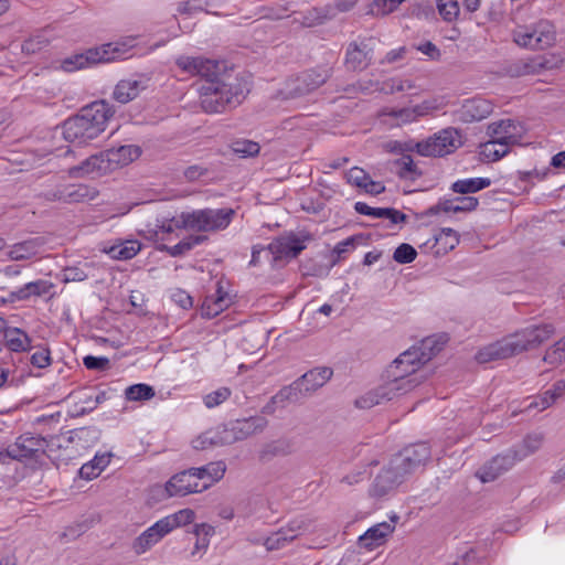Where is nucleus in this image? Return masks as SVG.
<instances>
[{
  "instance_id": "nucleus-1",
  "label": "nucleus",
  "mask_w": 565,
  "mask_h": 565,
  "mask_svg": "<svg viewBox=\"0 0 565 565\" xmlns=\"http://www.w3.org/2000/svg\"><path fill=\"white\" fill-rule=\"evenodd\" d=\"M555 333L551 323L532 324L480 349L476 355L479 363L509 359L536 349Z\"/></svg>"
},
{
  "instance_id": "nucleus-2",
  "label": "nucleus",
  "mask_w": 565,
  "mask_h": 565,
  "mask_svg": "<svg viewBox=\"0 0 565 565\" xmlns=\"http://www.w3.org/2000/svg\"><path fill=\"white\" fill-rule=\"evenodd\" d=\"M113 115L114 110L108 103L94 102L64 121L63 137L74 145H87L105 131Z\"/></svg>"
},
{
  "instance_id": "nucleus-3",
  "label": "nucleus",
  "mask_w": 565,
  "mask_h": 565,
  "mask_svg": "<svg viewBox=\"0 0 565 565\" xmlns=\"http://www.w3.org/2000/svg\"><path fill=\"white\" fill-rule=\"evenodd\" d=\"M201 108L209 114L223 113L239 105L246 97L248 88L245 83L234 78L210 79L199 89Z\"/></svg>"
},
{
  "instance_id": "nucleus-4",
  "label": "nucleus",
  "mask_w": 565,
  "mask_h": 565,
  "mask_svg": "<svg viewBox=\"0 0 565 565\" xmlns=\"http://www.w3.org/2000/svg\"><path fill=\"white\" fill-rule=\"evenodd\" d=\"M440 339L426 338L418 347H412L401 353L386 369V377L398 379L414 374H427L422 371V367L441 350L445 341H440Z\"/></svg>"
},
{
  "instance_id": "nucleus-5",
  "label": "nucleus",
  "mask_w": 565,
  "mask_h": 565,
  "mask_svg": "<svg viewBox=\"0 0 565 565\" xmlns=\"http://www.w3.org/2000/svg\"><path fill=\"white\" fill-rule=\"evenodd\" d=\"M235 211L231 207L202 209L183 212L175 220V226L195 232H216L226 228Z\"/></svg>"
},
{
  "instance_id": "nucleus-6",
  "label": "nucleus",
  "mask_w": 565,
  "mask_h": 565,
  "mask_svg": "<svg viewBox=\"0 0 565 565\" xmlns=\"http://www.w3.org/2000/svg\"><path fill=\"white\" fill-rule=\"evenodd\" d=\"M211 487V483H201L190 469L173 475L164 486H154L152 493L159 500L171 497H185L191 493L202 492Z\"/></svg>"
},
{
  "instance_id": "nucleus-7",
  "label": "nucleus",
  "mask_w": 565,
  "mask_h": 565,
  "mask_svg": "<svg viewBox=\"0 0 565 565\" xmlns=\"http://www.w3.org/2000/svg\"><path fill=\"white\" fill-rule=\"evenodd\" d=\"M513 41L522 47L544 50L555 41V28L547 20H541L532 26H518L513 30Z\"/></svg>"
},
{
  "instance_id": "nucleus-8",
  "label": "nucleus",
  "mask_w": 565,
  "mask_h": 565,
  "mask_svg": "<svg viewBox=\"0 0 565 565\" xmlns=\"http://www.w3.org/2000/svg\"><path fill=\"white\" fill-rule=\"evenodd\" d=\"M459 137L457 129L446 128L417 142L414 150L424 157H444L454 152L460 146Z\"/></svg>"
},
{
  "instance_id": "nucleus-9",
  "label": "nucleus",
  "mask_w": 565,
  "mask_h": 565,
  "mask_svg": "<svg viewBox=\"0 0 565 565\" xmlns=\"http://www.w3.org/2000/svg\"><path fill=\"white\" fill-rule=\"evenodd\" d=\"M312 239V235L308 232H290L275 238L267 246V250L275 262L289 260L296 258L306 248V244Z\"/></svg>"
},
{
  "instance_id": "nucleus-10",
  "label": "nucleus",
  "mask_w": 565,
  "mask_h": 565,
  "mask_svg": "<svg viewBox=\"0 0 565 565\" xmlns=\"http://www.w3.org/2000/svg\"><path fill=\"white\" fill-rule=\"evenodd\" d=\"M330 68H317L302 72L297 77L288 81L286 86V98L305 96L323 85L330 77Z\"/></svg>"
},
{
  "instance_id": "nucleus-11",
  "label": "nucleus",
  "mask_w": 565,
  "mask_h": 565,
  "mask_svg": "<svg viewBox=\"0 0 565 565\" xmlns=\"http://www.w3.org/2000/svg\"><path fill=\"white\" fill-rule=\"evenodd\" d=\"M406 475L399 468L394 467L393 459L384 466L375 476L369 488V495L382 499L394 492L405 480Z\"/></svg>"
},
{
  "instance_id": "nucleus-12",
  "label": "nucleus",
  "mask_w": 565,
  "mask_h": 565,
  "mask_svg": "<svg viewBox=\"0 0 565 565\" xmlns=\"http://www.w3.org/2000/svg\"><path fill=\"white\" fill-rule=\"evenodd\" d=\"M431 451L426 443H418L405 447L402 451L392 457L393 465L405 472L406 477L425 466L430 459Z\"/></svg>"
},
{
  "instance_id": "nucleus-13",
  "label": "nucleus",
  "mask_w": 565,
  "mask_h": 565,
  "mask_svg": "<svg viewBox=\"0 0 565 565\" xmlns=\"http://www.w3.org/2000/svg\"><path fill=\"white\" fill-rule=\"evenodd\" d=\"M332 374L333 371L330 367H316L292 382L290 387L296 388L295 392L300 401L322 387L331 379Z\"/></svg>"
},
{
  "instance_id": "nucleus-14",
  "label": "nucleus",
  "mask_w": 565,
  "mask_h": 565,
  "mask_svg": "<svg viewBox=\"0 0 565 565\" xmlns=\"http://www.w3.org/2000/svg\"><path fill=\"white\" fill-rule=\"evenodd\" d=\"M46 441L42 437L32 435H22L17 441L6 449V455L14 460L22 461L38 457L40 452H44Z\"/></svg>"
},
{
  "instance_id": "nucleus-15",
  "label": "nucleus",
  "mask_w": 565,
  "mask_h": 565,
  "mask_svg": "<svg viewBox=\"0 0 565 565\" xmlns=\"http://www.w3.org/2000/svg\"><path fill=\"white\" fill-rule=\"evenodd\" d=\"M373 40L367 39L361 42L349 43L345 51L344 64L350 71H364L373 60Z\"/></svg>"
},
{
  "instance_id": "nucleus-16",
  "label": "nucleus",
  "mask_w": 565,
  "mask_h": 565,
  "mask_svg": "<svg viewBox=\"0 0 565 565\" xmlns=\"http://www.w3.org/2000/svg\"><path fill=\"white\" fill-rule=\"evenodd\" d=\"M177 65L192 75L201 76L204 83L210 79H222L218 77L220 64L212 60L181 56L177 60Z\"/></svg>"
},
{
  "instance_id": "nucleus-17",
  "label": "nucleus",
  "mask_w": 565,
  "mask_h": 565,
  "mask_svg": "<svg viewBox=\"0 0 565 565\" xmlns=\"http://www.w3.org/2000/svg\"><path fill=\"white\" fill-rule=\"evenodd\" d=\"M519 460L511 449L505 452L493 457L483 467H481L477 476L482 482H491L499 478L501 475L510 470Z\"/></svg>"
},
{
  "instance_id": "nucleus-18",
  "label": "nucleus",
  "mask_w": 565,
  "mask_h": 565,
  "mask_svg": "<svg viewBox=\"0 0 565 565\" xmlns=\"http://www.w3.org/2000/svg\"><path fill=\"white\" fill-rule=\"evenodd\" d=\"M98 439V430L94 427H81L60 434L51 438V445L57 448L68 447L70 444H76L82 448L88 447Z\"/></svg>"
},
{
  "instance_id": "nucleus-19",
  "label": "nucleus",
  "mask_w": 565,
  "mask_h": 565,
  "mask_svg": "<svg viewBox=\"0 0 565 565\" xmlns=\"http://www.w3.org/2000/svg\"><path fill=\"white\" fill-rule=\"evenodd\" d=\"M109 172H111V169L106 157V150L90 156L81 162V164L70 169V174L75 178H83L90 174L104 175Z\"/></svg>"
},
{
  "instance_id": "nucleus-20",
  "label": "nucleus",
  "mask_w": 565,
  "mask_h": 565,
  "mask_svg": "<svg viewBox=\"0 0 565 565\" xmlns=\"http://www.w3.org/2000/svg\"><path fill=\"white\" fill-rule=\"evenodd\" d=\"M170 532L162 519H160L135 539L132 542V550L137 555H142L158 544Z\"/></svg>"
},
{
  "instance_id": "nucleus-21",
  "label": "nucleus",
  "mask_w": 565,
  "mask_h": 565,
  "mask_svg": "<svg viewBox=\"0 0 565 565\" xmlns=\"http://www.w3.org/2000/svg\"><path fill=\"white\" fill-rule=\"evenodd\" d=\"M493 110L492 103L483 98L466 100L457 110L458 119L462 122L480 121L487 118Z\"/></svg>"
},
{
  "instance_id": "nucleus-22",
  "label": "nucleus",
  "mask_w": 565,
  "mask_h": 565,
  "mask_svg": "<svg viewBox=\"0 0 565 565\" xmlns=\"http://www.w3.org/2000/svg\"><path fill=\"white\" fill-rule=\"evenodd\" d=\"M488 135L499 141L507 142L508 146L519 143L521 138L520 127L511 119L490 124Z\"/></svg>"
},
{
  "instance_id": "nucleus-23",
  "label": "nucleus",
  "mask_w": 565,
  "mask_h": 565,
  "mask_svg": "<svg viewBox=\"0 0 565 565\" xmlns=\"http://www.w3.org/2000/svg\"><path fill=\"white\" fill-rule=\"evenodd\" d=\"M295 451L294 441L287 437H280L265 443L258 451L260 462H269L276 457H286Z\"/></svg>"
},
{
  "instance_id": "nucleus-24",
  "label": "nucleus",
  "mask_w": 565,
  "mask_h": 565,
  "mask_svg": "<svg viewBox=\"0 0 565 565\" xmlns=\"http://www.w3.org/2000/svg\"><path fill=\"white\" fill-rule=\"evenodd\" d=\"M267 425L268 420L265 417L252 416L232 423L231 431L233 433L234 440H244L249 436L262 433Z\"/></svg>"
},
{
  "instance_id": "nucleus-25",
  "label": "nucleus",
  "mask_w": 565,
  "mask_h": 565,
  "mask_svg": "<svg viewBox=\"0 0 565 565\" xmlns=\"http://www.w3.org/2000/svg\"><path fill=\"white\" fill-rule=\"evenodd\" d=\"M427 377V374H414L413 376H403L398 379L386 377L387 382L384 384V386L388 391V397L393 399L394 397H398L413 391L415 387L425 382Z\"/></svg>"
},
{
  "instance_id": "nucleus-26",
  "label": "nucleus",
  "mask_w": 565,
  "mask_h": 565,
  "mask_svg": "<svg viewBox=\"0 0 565 565\" xmlns=\"http://www.w3.org/2000/svg\"><path fill=\"white\" fill-rule=\"evenodd\" d=\"M546 68V63L541 57L521 58L505 65L504 72L511 77L540 74Z\"/></svg>"
},
{
  "instance_id": "nucleus-27",
  "label": "nucleus",
  "mask_w": 565,
  "mask_h": 565,
  "mask_svg": "<svg viewBox=\"0 0 565 565\" xmlns=\"http://www.w3.org/2000/svg\"><path fill=\"white\" fill-rule=\"evenodd\" d=\"M141 154V149L135 145H125L106 150V157L109 161L111 171L128 166Z\"/></svg>"
},
{
  "instance_id": "nucleus-28",
  "label": "nucleus",
  "mask_w": 565,
  "mask_h": 565,
  "mask_svg": "<svg viewBox=\"0 0 565 565\" xmlns=\"http://www.w3.org/2000/svg\"><path fill=\"white\" fill-rule=\"evenodd\" d=\"M394 529L395 526L388 522L377 523L359 537V544L361 547L372 551L383 544Z\"/></svg>"
},
{
  "instance_id": "nucleus-29",
  "label": "nucleus",
  "mask_w": 565,
  "mask_h": 565,
  "mask_svg": "<svg viewBox=\"0 0 565 565\" xmlns=\"http://www.w3.org/2000/svg\"><path fill=\"white\" fill-rule=\"evenodd\" d=\"M302 530V523L292 521L287 527H282L276 533L268 536L264 545L268 551H275L284 547L287 543L294 541L300 531Z\"/></svg>"
},
{
  "instance_id": "nucleus-30",
  "label": "nucleus",
  "mask_w": 565,
  "mask_h": 565,
  "mask_svg": "<svg viewBox=\"0 0 565 565\" xmlns=\"http://www.w3.org/2000/svg\"><path fill=\"white\" fill-rule=\"evenodd\" d=\"M45 241L43 237H33L13 244L8 252V257L11 260H26L39 254L41 247H43Z\"/></svg>"
},
{
  "instance_id": "nucleus-31",
  "label": "nucleus",
  "mask_w": 565,
  "mask_h": 565,
  "mask_svg": "<svg viewBox=\"0 0 565 565\" xmlns=\"http://www.w3.org/2000/svg\"><path fill=\"white\" fill-rule=\"evenodd\" d=\"M147 87V81L143 79H122L120 81L113 93L115 100L120 104H127L135 99L141 90Z\"/></svg>"
},
{
  "instance_id": "nucleus-32",
  "label": "nucleus",
  "mask_w": 565,
  "mask_h": 565,
  "mask_svg": "<svg viewBox=\"0 0 565 565\" xmlns=\"http://www.w3.org/2000/svg\"><path fill=\"white\" fill-rule=\"evenodd\" d=\"M295 387L290 385L284 386L274 396L270 397L268 403L263 406L262 413L265 415H273L278 408H285L288 403L299 402Z\"/></svg>"
},
{
  "instance_id": "nucleus-33",
  "label": "nucleus",
  "mask_w": 565,
  "mask_h": 565,
  "mask_svg": "<svg viewBox=\"0 0 565 565\" xmlns=\"http://www.w3.org/2000/svg\"><path fill=\"white\" fill-rule=\"evenodd\" d=\"M103 56L99 55L98 49H90L82 54H76L73 57L65 58L62 63V67L66 72H73L76 70L84 68L89 64H96L103 62Z\"/></svg>"
},
{
  "instance_id": "nucleus-34",
  "label": "nucleus",
  "mask_w": 565,
  "mask_h": 565,
  "mask_svg": "<svg viewBox=\"0 0 565 565\" xmlns=\"http://www.w3.org/2000/svg\"><path fill=\"white\" fill-rule=\"evenodd\" d=\"M191 471L195 475L201 483H211V486L220 481L226 471V466L223 461L210 462L206 466L199 468H191Z\"/></svg>"
},
{
  "instance_id": "nucleus-35",
  "label": "nucleus",
  "mask_w": 565,
  "mask_h": 565,
  "mask_svg": "<svg viewBox=\"0 0 565 565\" xmlns=\"http://www.w3.org/2000/svg\"><path fill=\"white\" fill-rule=\"evenodd\" d=\"M66 203H82L94 200L98 195L96 188L87 184H65Z\"/></svg>"
},
{
  "instance_id": "nucleus-36",
  "label": "nucleus",
  "mask_w": 565,
  "mask_h": 565,
  "mask_svg": "<svg viewBox=\"0 0 565 565\" xmlns=\"http://www.w3.org/2000/svg\"><path fill=\"white\" fill-rule=\"evenodd\" d=\"M135 39H126L124 41L111 42L104 44L98 49L99 55L103 57V62H110L122 57L129 50L135 46Z\"/></svg>"
},
{
  "instance_id": "nucleus-37",
  "label": "nucleus",
  "mask_w": 565,
  "mask_h": 565,
  "mask_svg": "<svg viewBox=\"0 0 565 565\" xmlns=\"http://www.w3.org/2000/svg\"><path fill=\"white\" fill-rule=\"evenodd\" d=\"M509 147L507 142L491 138V140L480 145L479 154L482 161L494 162L509 153Z\"/></svg>"
},
{
  "instance_id": "nucleus-38",
  "label": "nucleus",
  "mask_w": 565,
  "mask_h": 565,
  "mask_svg": "<svg viewBox=\"0 0 565 565\" xmlns=\"http://www.w3.org/2000/svg\"><path fill=\"white\" fill-rule=\"evenodd\" d=\"M141 248V244L136 239L120 241L111 245L105 252L114 259L127 260L135 257Z\"/></svg>"
},
{
  "instance_id": "nucleus-39",
  "label": "nucleus",
  "mask_w": 565,
  "mask_h": 565,
  "mask_svg": "<svg viewBox=\"0 0 565 565\" xmlns=\"http://www.w3.org/2000/svg\"><path fill=\"white\" fill-rule=\"evenodd\" d=\"M544 435L542 433H531L526 435L522 444L518 447L511 448V451L515 454L519 461L536 452L544 443Z\"/></svg>"
},
{
  "instance_id": "nucleus-40",
  "label": "nucleus",
  "mask_w": 565,
  "mask_h": 565,
  "mask_svg": "<svg viewBox=\"0 0 565 565\" xmlns=\"http://www.w3.org/2000/svg\"><path fill=\"white\" fill-rule=\"evenodd\" d=\"M4 340L8 348L14 352L30 350V338L19 328H7L4 330Z\"/></svg>"
},
{
  "instance_id": "nucleus-41",
  "label": "nucleus",
  "mask_w": 565,
  "mask_h": 565,
  "mask_svg": "<svg viewBox=\"0 0 565 565\" xmlns=\"http://www.w3.org/2000/svg\"><path fill=\"white\" fill-rule=\"evenodd\" d=\"M206 239L204 235H190L189 237L182 239L177 245L168 246L161 245L159 247L160 250L167 252L172 257L182 256L189 250H191L194 246L202 244Z\"/></svg>"
},
{
  "instance_id": "nucleus-42",
  "label": "nucleus",
  "mask_w": 565,
  "mask_h": 565,
  "mask_svg": "<svg viewBox=\"0 0 565 565\" xmlns=\"http://www.w3.org/2000/svg\"><path fill=\"white\" fill-rule=\"evenodd\" d=\"M53 284L46 280L39 279L36 281L28 282L12 295L18 300H26L31 296H43L50 291Z\"/></svg>"
},
{
  "instance_id": "nucleus-43",
  "label": "nucleus",
  "mask_w": 565,
  "mask_h": 565,
  "mask_svg": "<svg viewBox=\"0 0 565 565\" xmlns=\"http://www.w3.org/2000/svg\"><path fill=\"white\" fill-rule=\"evenodd\" d=\"M231 303V298L226 292H223L221 289H217L216 295L206 297L203 303V311L209 317L217 316L224 309H226Z\"/></svg>"
},
{
  "instance_id": "nucleus-44",
  "label": "nucleus",
  "mask_w": 565,
  "mask_h": 565,
  "mask_svg": "<svg viewBox=\"0 0 565 565\" xmlns=\"http://www.w3.org/2000/svg\"><path fill=\"white\" fill-rule=\"evenodd\" d=\"M387 390L385 388L384 384L379 386L377 388L367 392L363 396L359 397L355 401V406L359 408H371L375 405L382 404L383 402L391 401V398L387 395Z\"/></svg>"
},
{
  "instance_id": "nucleus-45",
  "label": "nucleus",
  "mask_w": 565,
  "mask_h": 565,
  "mask_svg": "<svg viewBox=\"0 0 565 565\" xmlns=\"http://www.w3.org/2000/svg\"><path fill=\"white\" fill-rule=\"evenodd\" d=\"M490 184L491 180L488 178L465 179L458 180L455 183H452L451 190L456 193L468 194L486 189Z\"/></svg>"
},
{
  "instance_id": "nucleus-46",
  "label": "nucleus",
  "mask_w": 565,
  "mask_h": 565,
  "mask_svg": "<svg viewBox=\"0 0 565 565\" xmlns=\"http://www.w3.org/2000/svg\"><path fill=\"white\" fill-rule=\"evenodd\" d=\"M364 239L365 237L363 234H356L338 243L332 250V255L335 256L334 259L332 260V265H335L341 259L345 258V255L354 250L358 245L364 242Z\"/></svg>"
},
{
  "instance_id": "nucleus-47",
  "label": "nucleus",
  "mask_w": 565,
  "mask_h": 565,
  "mask_svg": "<svg viewBox=\"0 0 565 565\" xmlns=\"http://www.w3.org/2000/svg\"><path fill=\"white\" fill-rule=\"evenodd\" d=\"M194 516L195 513L193 510L183 509L173 514L162 518V521L166 524L169 532H171L179 526H183L191 523L194 520Z\"/></svg>"
},
{
  "instance_id": "nucleus-48",
  "label": "nucleus",
  "mask_w": 565,
  "mask_h": 565,
  "mask_svg": "<svg viewBox=\"0 0 565 565\" xmlns=\"http://www.w3.org/2000/svg\"><path fill=\"white\" fill-rule=\"evenodd\" d=\"M46 33L47 29H44L26 39L21 45L22 52L34 54L45 47L50 43V38Z\"/></svg>"
},
{
  "instance_id": "nucleus-49",
  "label": "nucleus",
  "mask_w": 565,
  "mask_h": 565,
  "mask_svg": "<svg viewBox=\"0 0 565 565\" xmlns=\"http://www.w3.org/2000/svg\"><path fill=\"white\" fill-rule=\"evenodd\" d=\"M543 361L553 367L561 365L565 361V337L545 351Z\"/></svg>"
},
{
  "instance_id": "nucleus-50",
  "label": "nucleus",
  "mask_w": 565,
  "mask_h": 565,
  "mask_svg": "<svg viewBox=\"0 0 565 565\" xmlns=\"http://www.w3.org/2000/svg\"><path fill=\"white\" fill-rule=\"evenodd\" d=\"M231 148L233 152L238 154L241 158L255 157L260 150L257 142L247 139H241L232 142Z\"/></svg>"
},
{
  "instance_id": "nucleus-51",
  "label": "nucleus",
  "mask_w": 565,
  "mask_h": 565,
  "mask_svg": "<svg viewBox=\"0 0 565 565\" xmlns=\"http://www.w3.org/2000/svg\"><path fill=\"white\" fill-rule=\"evenodd\" d=\"M128 401H147L154 396V390L147 384H135L126 388Z\"/></svg>"
},
{
  "instance_id": "nucleus-52",
  "label": "nucleus",
  "mask_w": 565,
  "mask_h": 565,
  "mask_svg": "<svg viewBox=\"0 0 565 565\" xmlns=\"http://www.w3.org/2000/svg\"><path fill=\"white\" fill-rule=\"evenodd\" d=\"M394 164L398 168L397 174L399 178L406 179L412 175L422 174V172L417 170L412 157L408 154H404L402 158L395 160Z\"/></svg>"
},
{
  "instance_id": "nucleus-53",
  "label": "nucleus",
  "mask_w": 565,
  "mask_h": 565,
  "mask_svg": "<svg viewBox=\"0 0 565 565\" xmlns=\"http://www.w3.org/2000/svg\"><path fill=\"white\" fill-rule=\"evenodd\" d=\"M209 6L207 1L203 0H188L180 2L177 8V12L180 14H194L200 11H205L206 13L216 14V12L210 11L206 9Z\"/></svg>"
},
{
  "instance_id": "nucleus-54",
  "label": "nucleus",
  "mask_w": 565,
  "mask_h": 565,
  "mask_svg": "<svg viewBox=\"0 0 565 565\" xmlns=\"http://www.w3.org/2000/svg\"><path fill=\"white\" fill-rule=\"evenodd\" d=\"M417 256L416 249L406 243L401 244L393 254V259L398 264H409Z\"/></svg>"
},
{
  "instance_id": "nucleus-55",
  "label": "nucleus",
  "mask_w": 565,
  "mask_h": 565,
  "mask_svg": "<svg viewBox=\"0 0 565 565\" xmlns=\"http://www.w3.org/2000/svg\"><path fill=\"white\" fill-rule=\"evenodd\" d=\"M345 179L348 183L362 189L370 181L371 177L362 168L353 167L345 173Z\"/></svg>"
},
{
  "instance_id": "nucleus-56",
  "label": "nucleus",
  "mask_w": 565,
  "mask_h": 565,
  "mask_svg": "<svg viewBox=\"0 0 565 565\" xmlns=\"http://www.w3.org/2000/svg\"><path fill=\"white\" fill-rule=\"evenodd\" d=\"M438 11L443 19L447 22L454 21L459 14V3L457 0H448L438 3Z\"/></svg>"
},
{
  "instance_id": "nucleus-57",
  "label": "nucleus",
  "mask_w": 565,
  "mask_h": 565,
  "mask_svg": "<svg viewBox=\"0 0 565 565\" xmlns=\"http://www.w3.org/2000/svg\"><path fill=\"white\" fill-rule=\"evenodd\" d=\"M231 395V391L227 387H221L204 397V404L206 407L212 408L218 406L225 402Z\"/></svg>"
},
{
  "instance_id": "nucleus-58",
  "label": "nucleus",
  "mask_w": 565,
  "mask_h": 565,
  "mask_svg": "<svg viewBox=\"0 0 565 565\" xmlns=\"http://www.w3.org/2000/svg\"><path fill=\"white\" fill-rule=\"evenodd\" d=\"M440 108V104L437 98L433 99H426L422 102L420 104L413 107V113L415 114L416 120L419 117H425L429 114H431L435 110H438Z\"/></svg>"
},
{
  "instance_id": "nucleus-59",
  "label": "nucleus",
  "mask_w": 565,
  "mask_h": 565,
  "mask_svg": "<svg viewBox=\"0 0 565 565\" xmlns=\"http://www.w3.org/2000/svg\"><path fill=\"white\" fill-rule=\"evenodd\" d=\"M386 115L397 119L401 124H408L416 120L413 107L392 108L386 113Z\"/></svg>"
},
{
  "instance_id": "nucleus-60",
  "label": "nucleus",
  "mask_w": 565,
  "mask_h": 565,
  "mask_svg": "<svg viewBox=\"0 0 565 565\" xmlns=\"http://www.w3.org/2000/svg\"><path fill=\"white\" fill-rule=\"evenodd\" d=\"M83 364L88 370L105 371L109 367L110 361L105 356L87 355L83 359Z\"/></svg>"
},
{
  "instance_id": "nucleus-61",
  "label": "nucleus",
  "mask_w": 565,
  "mask_h": 565,
  "mask_svg": "<svg viewBox=\"0 0 565 565\" xmlns=\"http://www.w3.org/2000/svg\"><path fill=\"white\" fill-rule=\"evenodd\" d=\"M87 278V274L77 266H70L63 269L62 280L64 282L84 281Z\"/></svg>"
},
{
  "instance_id": "nucleus-62",
  "label": "nucleus",
  "mask_w": 565,
  "mask_h": 565,
  "mask_svg": "<svg viewBox=\"0 0 565 565\" xmlns=\"http://www.w3.org/2000/svg\"><path fill=\"white\" fill-rule=\"evenodd\" d=\"M554 404L551 395H548L546 393V391L539 395V396H535L532 401H530V403L525 406V411H531V409H537V411H544L546 408H548L550 406H552Z\"/></svg>"
},
{
  "instance_id": "nucleus-63",
  "label": "nucleus",
  "mask_w": 565,
  "mask_h": 565,
  "mask_svg": "<svg viewBox=\"0 0 565 565\" xmlns=\"http://www.w3.org/2000/svg\"><path fill=\"white\" fill-rule=\"evenodd\" d=\"M31 364L39 369H44L51 364V353L49 349H42L31 355Z\"/></svg>"
},
{
  "instance_id": "nucleus-64",
  "label": "nucleus",
  "mask_w": 565,
  "mask_h": 565,
  "mask_svg": "<svg viewBox=\"0 0 565 565\" xmlns=\"http://www.w3.org/2000/svg\"><path fill=\"white\" fill-rule=\"evenodd\" d=\"M209 173L207 168L199 164L190 166L183 171V177L189 182H194Z\"/></svg>"
}]
</instances>
